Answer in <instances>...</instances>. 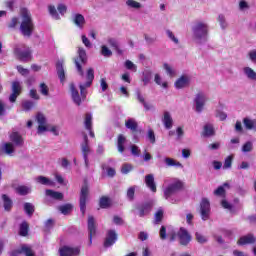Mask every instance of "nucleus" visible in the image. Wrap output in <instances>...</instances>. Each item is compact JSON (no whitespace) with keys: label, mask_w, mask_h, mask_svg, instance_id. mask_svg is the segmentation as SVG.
I'll use <instances>...</instances> for the list:
<instances>
[{"label":"nucleus","mask_w":256,"mask_h":256,"mask_svg":"<svg viewBox=\"0 0 256 256\" xmlns=\"http://www.w3.org/2000/svg\"><path fill=\"white\" fill-rule=\"evenodd\" d=\"M193 39L197 45L207 43V36L209 35V24L203 21H197L192 26Z\"/></svg>","instance_id":"f257e3e1"},{"label":"nucleus","mask_w":256,"mask_h":256,"mask_svg":"<svg viewBox=\"0 0 256 256\" xmlns=\"http://www.w3.org/2000/svg\"><path fill=\"white\" fill-rule=\"evenodd\" d=\"M34 31L35 24L33 23L31 12L24 8L21 11L20 33L23 35V37H31Z\"/></svg>","instance_id":"f03ea898"},{"label":"nucleus","mask_w":256,"mask_h":256,"mask_svg":"<svg viewBox=\"0 0 256 256\" xmlns=\"http://www.w3.org/2000/svg\"><path fill=\"white\" fill-rule=\"evenodd\" d=\"M182 188L183 183L179 180H175L164 189V199L170 203H177V200L173 197H175V194L179 193Z\"/></svg>","instance_id":"7ed1b4c3"},{"label":"nucleus","mask_w":256,"mask_h":256,"mask_svg":"<svg viewBox=\"0 0 256 256\" xmlns=\"http://www.w3.org/2000/svg\"><path fill=\"white\" fill-rule=\"evenodd\" d=\"M80 151L84 159L85 167L86 169H89V155L93 154V149H91V145L89 144V137L87 134L83 135V142L80 144Z\"/></svg>","instance_id":"20e7f679"},{"label":"nucleus","mask_w":256,"mask_h":256,"mask_svg":"<svg viewBox=\"0 0 256 256\" xmlns=\"http://www.w3.org/2000/svg\"><path fill=\"white\" fill-rule=\"evenodd\" d=\"M86 83L80 84V95L85 99L87 97V90L91 85H93V79H95V70L93 68H89L86 72Z\"/></svg>","instance_id":"39448f33"},{"label":"nucleus","mask_w":256,"mask_h":256,"mask_svg":"<svg viewBox=\"0 0 256 256\" xmlns=\"http://www.w3.org/2000/svg\"><path fill=\"white\" fill-rule=\"evenodd\" d=\"M74 63L76 65L77 72L81 77L85 75L81 63L85 65L87 63V52L83 48H78V58H75Z\"/></svg>","instance_id":"423d86ee"},{"label":"nucleus","mask_w":256,"mask_h":256,"mask_svg":"<svg viewBox=\"0 0 256 256\" xmlns=\"http://www.w3.org/2000/svg\"><path fill=\"white\" fill-rule=\"evenodd\" d=\"M200 215L202 221H207L211 215V203L207 198H203L200 203Z\"/></svg>","instance_id":"0eeeda50"},{"label":"nucleus","mask_w":256,"mask_h":256,"mask_svg":"<svg viewBox=\"0 0 256 256\" xmlns=\"http://www.w3.org/2000/svg\"><path fill=\"white\" fill-rule=\"evenodd\" d=\"M205 103H207V96L205 93L200 92L194 98V105L196 113H202L203 108L205 107Z\"/></svg>","instance_id":"6e6552de"},{"label":"nucleus","mask_w":256,"mask_h":256,"mask_svg":"<svg viewBox=\"0 0 256 256\" xmlns=\"http://www.w3.org/2000/svg\"><path fill=\"white\" fill-rule=\"evenodd\" d=\"M87 197H89V187L84 185L80 192V211L82 215H85V210L87 209Z\"/></svg>","instance_id":"1a4fd4ad"},{"label":"nucleus","mask_w":256,"mask_h":256,"mask_svg":"<svg viewBox=\"0 0 256 256\" xmlns=\"http://www.w3.org/2000/svg\"><path fill=\"white\" fill-rule=\"evenodd\" d=\"M15 53L20 61L27 63L31 61V49L30 48H16Z\"/></svg>","instance_id":"9d476101"},{"label":"nucleus","mask_w":256,"mask_h":256,"mask_svg":"<svg viewBox=\"0 0 256 256\" xmlns=\"http://www.w3.org/2000/svg\"><path fill=\"white\" fill-rule=\"evenodd\" d=\"M23 87L21 86V82L14 81L12 82V93L9 97L10 103H15L17 101V98L21 95Z\"/></svg>","instance_id":"9b49d317"},{"label":"nucleus","mask_w":256,"mask_h":256,"mask_svg":"<svg viewBox=\"0 0 256 256\" xmlns=\"http://www.w3.org/2000/svg\"><path fill=\"white\" fill-rule=\"evenodd\" d=\"M178 239L180 242V245L187 246L189 243H191V234H189V231L185 228H180L178 231Z\"/></svg>","instance_id":"f8f14e48"},{"label":"nucleus","mask_w":256,"mask_h":256,"mask_svg":"<svg viewBox=\"0 0 256 256\" xmlns=\"http://www.w3.org/2000/svg\"><path fill=\"white\" fill-rule=\"evenodd\" d=\"M60 256H78L81 253L79 247L64 246L59 250Z\"/></svg>","instance_id":"ddd939ff"},{"label":"nucleus","mask_w":256,"mask_h":256,"mask_svg":"<svg viewBox=\"0 0 256 256\" xmlns=\"http://www.w3.org/2000/svg\"><path fill=\"white\" fill-rule=\"evenodd\" d=\"M190 83H191V77H189V75H182L180 78H178L175 81L174 87L176 89H185V87H189Z\"/></svg>","instance_id":"4468645a"},{"label":"nucleus","mask_w":256,"mask_h":256,"mask_svg":"<svg viewBox=\"0 0 256 256\" xmlns=\"http://www.w3.org/2000/svg\"><path fill=\"white\" fill-rule=\"evenodd\" d=\"M36 121L39 124L37 133L38 135H42V133H45V131H47V119L43 114L39 113L36 116Z\"/></svg>","instance_id":"2eb2a0df"},{"label":"nucleus","mask_w":256,"mask_h":256,"mask_svg":"<svg viewBox=\"0 0 256 256\" xmlns=\"http://www.w3.org/2000/svg\"><path fill=\"white\" fill-rule=\"evenodd\" d=\"M117 242V232L115 230H108L106 239L104 241V247H112Z\"/></svg>","instance_id":"dca6fc26"},{"label":"nucleus","mask_w":256,"mask_h":256,"mask_svg":"<svg viewBox=\"0 0 256 256\" xmlns=\"http://www.w3.org/2000/svg\"><path fill=\"white\" fill-rule=\"evenodd\" d=\"M88 231H89V245L93 243V236L97 233V228L95 227V218L93 216L88 217Z\"/></svg>","instance_id":"f3484780"},{"label":"nucleus","mask_w":256,"mask_h":256,"mask_svg":"<svg viewBox=\"0 0 256 256\" xmlns=\"http://www.w3.org/2000/svg\"><path fill=\"white\" fill-rule=\"evenodd\" d=\"M9 138L14 147H23L25 143L23 140V136H21V134H19L18 132H12L9 135Z\"/></svg>","instance_id":"a211bd4d"},{"label":"nucleus","mask_w":256,"mask_h":256,"mask_svg":"<svg viewBox=\"0 0 256 256\" xmlns=\"http://www.w3.org/2000/svg\"><path fill=\"white\" fill-rule=\"evenodd\" d=\"M139 211V217H145V215H149L151 213V209H153V202H146L137 207Z\"/></svg>","instance_id":"6ab92c4d"},{"label":"nucleus","mask_w":256,"mask_h":256,"mask_svg":"<svg viewBox=\"0 0 256 256\" xmlns=\"http://www.w3.org/2000/svg\"><path fill=\"white\" fill-rule=\"evenodd\" d=\"M145 184L152 193H157V185L155 184V176L153 174L145 176Z\"/></svg>","instance_id":"aec40b11"},{"label":"nucleus","mask_w":256,"mask_h":256,"mask_svg":"<svg viewBox=\"0 0 256 256\" xmlns=\"http://www.w3.org/2000/svg\"><path fill=\"white\" fill-rule=\"evenodd\" d=\"M85 128L89 131L90 137H95V132H93V116L91 114H86L84 121Z\"/></svg>","instance_id":"412c9836"},{"label":"nucleus","mask_w":256,"mask_h":256,"mask_svg":"<svg viewBox=\"0 0 256 256\" xmlns=\"http://www.w3.org/2000/svg\"><path fill=\"white\" fill-rule=\"evenodd\" d=\"M21 253H24L26 256H35V253H33V250H31L30 247L24 245L21 247L20 250H14L10 253V256H19Z\"/></svg>","instance_id":"4be33fe9"},{"label":"nucleus","mask_w":256,"mask_h":256,"mask_svg":"<svg viewBox=\"0 0 256 256\" xmlns=\"http://www.w3.org/2000/svg\"><path fill=\"white\" fill-rule=\"evenodd\" d=\"M253 243H256V238L253 234L242 236L237 242L238 245H253Z\"/></svg>","instance_id":"5701e85b"},{"label":"nucleus","mask_w":256,"mask_h":256,"mask_svg":"<svg viewBox=\"0 0 256 256\" xmlns=\"http://www.w3.org/2000/svg\"><path fill=\"white\" fill-rule=\"evenodd\" d=\"M162 123L165 127V129H172L173 128V117L171 116V113L168 111H165L162 118Z\"/></svg>","instance_id":"b1692460"},{"label":"nucleus","mask_w":256,"mask_h":256,"mask_svg":"<svg viewBox=\"0 0 256 256\" xmlns=\"http://www.w3.org/2000/svg\"><path fill=\"white\" fill-rule=\"evenodd\" d=\"M72 21L78 29H83L85 27V16L82 14H74Z\"/></svg>","instance_id":"393cba45"},{"label":"nucleus","mask_w":256,"mask_h":256,"mask_svg":"<svg viewBox=\"0 0 256 256\" xmlns=\"http://www.w3.org/2000/svg\"><path fill=\"white\" fill-rule=\"evenodd\" d=\"M70 90L72 95V101H74L76 105H81V96H79V91L77 90V88H75V84L70 85Z\"/></svg>","instance_id":"a878e982"},{"label":"nucleus","mask_w":256,"mask_h":256,"mask_svg":"<svg viewBox=\"0 0 256 256\" xmlns=\"http://www.w3.org/2000/svg\"><path fill=\"white\" fill-rule=\"evenodd\" d=\"M164 163L166 167H177L178 169H183V164H181V162L170 157H166L164 159Z\"/></svg>","instance_id":"bb28decb"},{"label":"nucleus","mask_w":256,"mask_h":256,"mask_svg":"<svg viewBox=\"0 0 256 256\" xmlns=\"http://www.w3.org/2000/svg\"><path fill=\"white\" fill-rule=\"evenodd\" d=\"M46 196L50 197L51 199H55L56 201H63V193L55 190H46Z\"/></svg>","instance_id":"cd10ccee"},{"label":"nucleus","mask_w":256,"mask_h":256,"mask_svg":"<svg viewBox=\"0 0 256 256\" xmlns=\"http://www.w3.org/2000/svg\"><path fill=\"white\" fill-rule=\"evenodd\" d=\"M243 73L250 81H256V72L253 68L246 66L243 68Z\"/></svg>","instance_id":"c85d7f7f"},{"label":"nucleus","mask_w":256,"mask_h":256,"mask_svg":"<svg viewBox=\"0 0 256 256\" xmlns=\"http://www.w3.org/2000/svg\"><path fill=\"white\" fill-rule=\"evenodd\" d=\"M2 201L5 211H11V209H13V200H11L7 194L2 195Z\"/></svg>","instance_id":"c756f323"},{"label":"nucleus","mask_w":256,"mask_h":256,"mask_svg":"<svg viewBox=\"0 0 256 256\" xmlns=\"http://www.w3.org/2000/svg\"><path fill=\"white\" fill-rule=\"evenodd\" d=\"M2 150L4 151L5 155L12 156L15 153V146L11 142H6L2 146Z\"/></svg>","instance_id":"7c9ffc66"},{"label":"nucleus","mask_w":256,"mask_h":256,"mask_svg":"<svg viewBox=\"0 0 256 256\" xmlns=\"http://www.w3.org/2000/svg\"><path fill=\"white\" fill-rule=\"evenodd\" d=\"M125 143H127V138H125L123 134H120L118 136V141H117V149L119 153L125 152Z\"/></svg>","instance_id":"2f4dec72"},{"label":"nucleus","mask_w":256,"mask_h":256,"mask_svg":"<svg viewBox=\"0 0 256 256\" xmlns=\"http://www.w3.org/2000/svg\"><path fill=\"white\" fill-rule=\"evenodd\" d=\"M36 181L37 183H40V185H48L49 187L55 186V182L45 176H38Z\"/></svg>","instance_id":"473e14b6"},{"label":"nucleus","mask_w":256,"mask_h":256,"mask_svg":"<svg viewBox=\"0 0 256 256\" xmlns=\"http://www.w3.org/2000/svg\"><path fill=\"white\" fill-rule=\"evenodd\" d=\"M56 71L61 83H63L65 81V69L63 68V63L57 62Z\"/></svg>","instance_id":"72a5a7b5"},{"label":"nucleus","mask_w":256,"mask_h":256,"mask_svg":"<svg viewBox=\"0 0 256 256\" xmlns=\"http://www.w3.org/2000/svg\"><path fill=\"white\" fill-rule=\"evenodd\" d=\"M203 135L204 137H213V135H215V128H213V125L206 124L204 126Z\"/></svg>","instance_id":"f704fd0d"},{"label":"nucleus","mask_w":256,"mask_h":256,"mask_svg":"<svg viewBox=\"0 0 256 256\" xmlns=\"http://www.w3.org/2000/svg\"><path fill=\"white\" fill-rule=\"evenodd\" d=\"M125 127L126 129H130V131H137V121H135V119L133 118H129L126 122H125Z\"/></svg>","instance_id":"c9c22d12"},{"label":"nucleus","mask_w":256,"mask_h":256,"mask_svg":"<svg viewBox=\"0 0 256 256\" xmlns=\"http://www.w3.org/2000/svg\"><path fill=\"white\" fill-rule=\"evenodd\" d=\"M243 123L246 129L251 130L253 129L256 131V120H251L249 118H244Z\"/></svg>","instance_id":"e433bc0d"},{"label":"nucleus","mask_w":256,"mask_h":256,"mask_svg":"<svg viewBox=\"0 0 256 256\" xmlns=\"http://www.w3.org/2000/svg\"><path fill=\"white\" fill-rule=\"evenodd\" d=\"M163 69L166 71V74L169 77H175V75H177V72L175 71L174 67L169 65L168 63L163 64Z\"/></svg>","instance_id":"4c0bfd02"},{"label":"nucleus","mask_w":256,"mask_h":256,"mask_svg":"<svg viewBox=\"0 0 256 256\" xmlns=\"http://www.w3.org/2000/svg\"><path fill=\"white\" fill-rule=\"evenodd\" d=\"M165 33L166 37H168V39H170L172 43H174L175 45H179V38L175 36V33H173V31H171L170 29H166Z\"/></svg>","instance_id":"58836bf2"},{"label":"nucleus","mask_w":256,"mask_h":256,"mask_svg":"<svg viewBox=\"0 0 256 256\" xmlns=\"http://www.w3.org/2000/svg\"><path fill=\"white\" fill-rule=\"evenodd\" d=\"M154 82L156 83V85L163 87V89H167L169 87L167 82H163V79L161 78V75H159V74H155Z\"/></svg>","instance_id":"ea45409f"},{"label":"nucleus","mask_w":256,"mask_h":256,"mask_svg":"<svg viewBox=\"0 0 256 256\" xmlns=\"http://www.w3.org/2000/svg\"><path fill=\"white\" fill-rule=\"evenodd\" d=\"M28 233H29V224H27V222H23L20 225L19 235H21V237H27Z\"/></svg>","instance_id":"a19ab883"},{"label":"nucleus","mask_w":256,"mask_h":256,"mask_svg":"<svg viewBox=\"0 0 256 256\" xmlns=\"http://www.w3.org/2000/svg\"><path fill=\"white\" fill-rule=\"evenodd\" d=\"M48 11L51 17H53L56 21H59V19H61V16H59V13H57V8H55L54 5H49Z\"/></svg>","instance_id":"79ce46f5"},{"label":"nucleus","mask_w":256,"mask_h":256,"mask_svg":"<svg viewBox=\"0 0 256 256\" xmlns=\"http://www.w3.org/2000/svg\"><path fill=\"white\" fill-rule=\"evenodd\" d=\"M24 211L25 213H27V215L29 217H31V215H33V213H35V206H33V204L26 202L24 203Z\"/></svg>","instance_id":"37998d69"},{"label":"nucleus","mask_w":256,"mask_h":256,"mask_svg":"<svg viewBox=\"0 0 256 256\" xmlns=\"http://www.w3.org/2000/svg\"><path fill=\"white\" fill-rule=\"evenodd\" d=\"M39 92L44 97H49V86H47V84H45V82L40 83Z\"/></svg>","instance_id":"c03bdc74"},{"label":"nucleus","mask_w":256,"mask_h":256,"mask_svg":"<svg viewBox=\"0 0 256 256\" xmlns=\"http://www.w3.org/2000/svg\"><path fill=\"white\" fill-rule=\"evenodd\" d=\"M225 187L229 189V183L225 182L223 186H219L215 191L214 195H217L218 197H221L225 195Z\"/></svg>","instance_id":"a18cd8bd"},{"label":"nucleus","mask_w":256,"mask_h":256,"mask_svg":"<svg viewBox=\"0 0 256 256\" xmlns=\"http://www.w3.org/2000/svg\"><path fill=\"white\" fill-rule=\"evenodd\" d=\"M218 22L220 24L221 29L225 30L229 27V23H227V19H225V15L219 14Z\"/></svg>","instance_id":"49530a36"},{"label":"nucleus","mask_w":256,"mask_h":256,"mask_svg":"<svg viewBox=\"0 0 256 256\" xmlns=\"http://www.w3.org/2000/svg\"><path fill=\"white\" fill-rule=\"evenodd\" d=\"M16 193H18V195H29L31 189L27 186H18L16 188Z\"/></svg>","instance_id":"de8ad7c7"},{"label":"nucleus","mask_w":256,"mask_h":256,"mask_svg":"<svg viewBox=\"0 0 256 256\" xmlns=\"http://www.w3.org/2000/svg\"><path fill=\"white\" fill-rule=\"evenodd\" d=\"M130 153L133 157H141V149L135 144L130 146Z\"/></svg>","instance_id":"09e8293b"},{"label":"nucleus","mask_w":256,"mask_h":256,"mask_svg":"<svg viewBox=\"0 0 256 256\" xmlns=\"http://www.w3.org/2000/svg\"><path fill=\"white\" fill-rule=\"evenodd\" d=\"M126 5L130 9H141V7H142L141 3H139V2H137L135 0H127L126 1Z\"/></svg>","instance_id":"8fccbe9b"},{"label":"nucleus","mask_w":256,"mask_h":256,"mask_svg":"<svg viewBox=\"0 0 256 256\" xmlns=\"http://www.w3.org/2000/svg\"><path fill=\"white\" fill-rule=\"evenodd\" d=\"M111 206V200L108 197H102L100 199V207L101 209H107Z\"/></svg>","instance_id":"3c124183"},{"label":"nucleus","mask_w":256,"mask_h":256,"mask_svg":"<svg viewBox=\"0 0 256 256\" xmlns=\"http://www.w3.org/2000/svg\"><path fill=\"white\" fill-rule=\"evenodd\" d=\"M131 171H133V165L129 164V163H124L122 165V168H121V173L123 175H127L128 173H131Z\"/></svg>","instance_id":"603ef678"},{"label":"nucleus","mask_w":256,"mask_h":256,"mask_svg":"<svg viewBox=\"0 0 256 256\" xmlns=\"http://www.w3.org/2000/svg\"><path fill=\"white\" fill-rule=\"evenodd\" d=\"M253 151V142L248 141L242 146V153H251Z\"/></svg>","instance_id":"864d4df0"},{"label":"nucleus","mask_w":256,"mask_h":256,"mask_svg":"<svg viewBox=\"0 0 256 256\" xmlns=\"http://www.w3.org/2000/svg\"><path fill=\"white\" fill-rule=\"evenodd\" d=\"M71 209H73V206H71V204L59 206V211L62 213V215H67L69 211H71Z\"/></svg>","instance_id":"5fc2aeb1"},{"label":"nucleus","mask_w":256,"mask_h":256,"mask_svg":"<svg viewBox=\"0 0 256 256\" xmlns=\"http://www.w3.org/2000/svg\"><path fill=\"white\" fill-rule=\"evenodd\" d=\"M125 67L126 69H128L129 71H133L134 73H136L137 71V65H135L131 60H126L125 62Z\"/></svg>","instance_id":"6e6d98bb"},{"label":"nucleus","mask_w":256,"mask_h":256,"mask_svg":"<svg viewBox=\"0 0 256 256\" xmlns=\"http://www.w3.org/2000/svg\"><path fill=\"white\" fill-rule=\"evenodd\" d=\"M101 55L103 57H111L113 55V52L105 45L101 46Z\"/></svg>","instance_id":"4d7b16f0"},{"label":"nucleus","mask_w":256,"mask_h":256,"mask_svg":"<svg viewBox=\"0 0 256 256\" xmlns=\"http://www.w3.org/2000/svg\"><path fill=\"white\" fill-rule=\"evenodd\" d=\"M142 81L144 85H148V83L151 81V71L147 70L143 72Z\"/></svg>","instance_id":"13d9d810"},{"label":"nucleus","mask_w":256,"mask_h":256,"mask_svg":"<svg viewBox=\"0 0 256 256\" xmlns=\"http://www.w3.org/2000/svg\"><path fill=\"white\" fill-rule=\"evenodd\" d=\"M231 165H233V156H228L224 161L223 169H231Z\"/></svg>","instance_id":"bf43d9fd"},{"label":"nucleus","mask_w":256,"mask_h":256,"mask_svg":"<svg viewBox=\"0 0 256 256\" xmlns=\"http://www.w3.org/2000/svg\"><path fill=\"white\" fill-rule=\"evenodd\" d=\"M33 101L27 100L22 103L24 111H31L33 109Z\"/></svg>","instance_id":"052dcab7"},{"label":"nucleus","mask_w":256,"mask_h":256,"mask_svg":"<svg viewBox=\"0 0 256 256\" xmlns=\"http://www.w3.org/2000/svg\"><path fill=\"white\" fill-rule=\"evenodd\" d=\"M196 241H198V243H207L208 239L206 238L205 235L199 233V232H196Z\"/></svg>","instance_id":"680f3d73"},{"label":"nucleus","mask_w":256,"mask_h":256,"mask_svg":"<svg viewBox=\"0 0 256 256\" xmlns=\"http://www.w3.org/2000/svg\"><path fill=\"white\" fill-rule=\"evenodd\" d=\"M47 130L46 131H50V133H53V135H55L56 137L59 136V126H46Z\"/></svg>","instance_id":"e2e57ef3"},{"label":"nucleus","mask_w":256,"mask_h":256,"mask_svg":"<svg viewBox=\"0 0 256 256\" xmlns=\"http://www.w3.org/2000/svg\"><path fill=\"white\" fill-rule=\"evenodd\" d=\"M155 222L156 223H161L163 219V209H158V211L155 213Z\"/></svg>","instance_id":"0e129e2a"},{"label":"nucleus","mask_w":256,"mask_h":256,"mask_svg":"<svg viewBox=\"0 0 256 256\" xmlns=\"http://www.w3.org/2000/svg\"><path fill=\"white\" fill-rule=\"evenodd\" d=\"M147 139L150 141V143L152 144H155V132L153 130H148V133H147Z\"/></svg>","instance_id":"69168bd1"},{"label":"nucleus","mask_w":256,"mask_h":256,"mask_svg":"<svg viewBox=\"0 0 256 256\" xmlns=\"http://www.w3.org/2000/svg\"><path fill=\"white\" fill-rule=\"evenodd\" d=\"M17 71L20 73V75H23L24 77L29 75V69L23 68V66H17Z\"/></svg>","instance_id":"338daca9"},{"label":"nucleus","mask_w":256,"mask_h":256,"mask_svg":"<svg viewBox=\"0 0 256 256\" xmlns=\"http://www.w3.org/2000/svg\"><path fill=\"white\" fill-rule=\"evenodd\" d=\"M248 57L250 59V61H252V63H256V50H251L249 53H248Z\"/></svg>","instance_id":"774afa93"}]
</instances>
